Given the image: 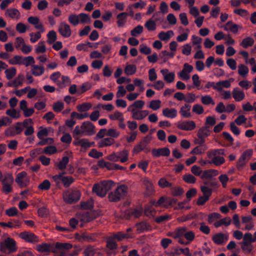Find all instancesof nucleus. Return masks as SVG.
I'll use <instances>...</instances> for the list:
<instances>
[{
	"label": "nucleus",
	"instance_id": "obj_53",
	"mask_svg": "<svg viewBox=\"0 0 256 256\" xmlns=\"http://www.w3.org/2000/svg\"><path fill=\"white\" fill-rule=\"evenodd\" d=\"M162 102L159 100H152L150 102L148 108L154 110H157L161 106Z\"/></svg>",
	"mask_w": 256,
	"mask_h": 256
},
{
	"label": "nucleus",
	"instance_id": "obj_39",
	"mask_svg": "<svg viewBox=\"0 0 256 256\" xmlns=\"http://www.w3.org/2000/svg\"><path fill=\"white\" fill-rule=\"evenodd\" d=\"M174 32L172 30H168L166 32H161L158 35V38L163 41L168 40L171 37L174 36Z\"/></svg>",
	"mask_w": 256,
	"mask_h": 256
},
{
	"label": "nucleus",
	"instance_id": "obj_33",
	"mask_svg": "<svg viewBox=\"0 0 256 256\" xmlns=\"http://www.w3.org/2000/svg\"><path fill=\"white\" fill-rule=\"evenodd\" d=\"M44 68L43 66L33 64L31 68L32 74L36 76H40L42 75L44 72Z\"/></svg>",
	"mask_w": 256,
	"mask_h": 256
},
{
	"label": "nucleus",
	"instance_id": "obj_21",
	"mask_svg": "<svg viewBox=\"0 0 256 256\" xmlns=\"http://www.w3.org/2000/svg\"><path fill=\"white\" fill-rule=\"evenodd\" d=\"M106 246L108 248L106 252L110 256H114L118 254L117 245L113 240H108L107 241Z\"/></svg>",
	"mask_w": 256,
	"mask_h": 256
},
{
	"label": "nucleus",
	"instance_id": "obj_37",
	"mask_svg": "<svg viewBox=\"0 0 256 256\" xmlns=\"http://www.w3.org/2000/svg\"><path fill=\"white\" fill-rule=\"evenodd\" d=\"M50 132H54V130L51 128H42L38 132L37 136L39 139H42L49 135Z\"/></svg>",
	"mask_w": 256,
	"mask_h": 256
},
{
	"label": "nucleus",
	"instance_id": "obj_61",
	"mask_svg": "<svg viewBox=\"0 0 256 256\" xmlns=\"http://www.w3.org/2000/svg\"><path fill=\"white\" fill-rule=\"evenodd\" d=\"M69 162V158L68 156H64L58 164V167L60 170H64Z\"/></svg>",
	"mask_w": 256,
	"mask_h": 256
},
{
	"label": "nucleus",
	"instance_id": "obj_11",
	"mask_svg": "<svg viewBox=\"0 0 256 256\" xmlns=\"http://www.w3.org/2000/svg\"><path fill=\"white\" fill-rule=\"evenodd\" d=\"M74 140L73 144L75 146H79L84 148H88L95 144L94 142H90L86 138H80V136H73Z\"/></svg>",
	"mask_w": 256,
	"mask_h": 256
},
{
	"label": "nucleus",
	"instance_id": "obj_10",
	"mask_svg": "<svg viewBox=\"0 0 256 256\" xmlns=\"http://www.w3.org/2000/svg\"><path fill=\"white\" fill-rule=\"evenodd\" d=\"M15 182L20 188H24L28 185L30 178L26 172H22L16 174Z\"/></svg>",
	"mask_w": 256,
	"mask_h": 256
},
{
	"label": "nucleus",
	"instance_id": "obj_42",
	"mask_svg": "<svg viewBox=\"0 0 256 256\" xmlns=\"http://www.w3.org/2000/svg\"><path fill=\"white\" fill-rule=\"evenodd\" d=\"M109 118L112 120L124 121V116L122 112L116 111L109 115Z\"/></svg>",
	"mask_w": 256,
	"mask_h": 256
},
{
	"label": "nucleus",
	"instance_id": "obj_1",
	"mask_svg": "<svg viewBox=\"0 0 256 256\" xmlns=\"http://www.w3.org/2000/svg\"><path fill=\"white\" fill-rule=\"evenodd\" d=\"M95 133L94 124L89 121L84 122L80 126H76L72 132L73 136H92Z\"/></svg>",
	"mask_w": 256,
	"mask_h": 256
},
{
	"label": "nucleus",
	"instance_id": "obj_64",
	"mask_svg": "<svg viewBox=\"0 0 256 256\" xmlns=\"http://www.w3.org/2000/svg\"><path fill=\"white\" fill-rule=\"evenodd\" d=\"M84 254V256H95L97 254V252L94 248L88 247L85 249Z\"/></svg>",
	"mask_w": 256,
	"mask_h": 256
},
{
	"label": "nucleus",
	"instance_id": "obj_26",
	"mask_svg": "<svg viewBox=\"0 0 256 256\" xmlns=\"http://www.w3.org/2000/svg\"><path fill=\"white\" fill-rule=\"evenodd\" d=\"M242 222L245 225L244 230H250L254 227V223L251 216H244L242 218Z\"/></svg>",
	"mask_w": 256,
	"mask_h": 256
},
{
	"label": "nucleus",
	"instance_id": "obj_63",
	"mask_svg": "<svg viewBox=\"0 0 256 256\" xmlns=\"http://www.w3.org/2000/svg\"><path fill=\"white\" fill-rule=\"evenodd\" d=\"M143 30V26L141 25H138L131 30L130 34L132 36H138L142 32Z\"/></svg>",
	"mask_w": 256,
	"mask_h": 256
},
{
	"label": "nucleus",
	"instance_id": "obj_5",
	"mask_svg": "<svg viewBox=\"0 0 256 256\" xmlns=\"http://www.w3.org/2000/svg\"><path fill=\"white\" fill-rule=\"evenodd\" d=\"M17 248L16 242L10 237L6 238L0 242V251L2 252H14Z\"/></svg>",
	"mask_w": 256,
	"mask_h": 256
},
{
	"label": "nucleus",
	"instance_id": "obj_14",
	"mask_svg": "<svg viewBox=\"0 0 256 256\" xmlns=\"http://www.w3.org/2000/svg\"><path fill=\"white\" fill-rule=\"evenodd\" d=\"M58 30L60 34L64 38H68L72 34L70 26L64 22L60 24Z\"/></svg>",
	"mask_w": 256,
	"mask_h": 256
},
{
	"label": "nucleus",
	"instance_id": "obj_57",
	"mask_svg": "<svg viewBox=\"0 0 256 256\" xmlns=\"http://www.w3.org/2000/svg\"><path fill=\"white\" fill-rule=\"evenodd\" d=\"M254 44V40L250 37H247L244 38L240 43V46L244 48H247L252 46Z\"/></svg>",
	"mask_w": 256,
	"mask_h": 256
},
{
	"label": "nucleus",
	"instance_id": "obj_50",
	"mask_svg": "<svg viewBox=\"0 0 256 256\" xmlns=\"http://www.w3.org/2000/svg\"><path fill=\"white\" fill-rule=\"evenodd\" d=\"M138 232L141 233L149 230V225L144 222L138 224L136 226Z\"/></svg>",
	"mask_w": 256,
	"mask_h": 256
},
{
	"label": "nucleus",
	"instance_id": "obj_22",
	"mask_svg": "<svg viewBox=\"0 0 256 256\" xmlns=\"http://www.w3.org/2000/svg\"><path fill=\"white\" fill-rule=\"evenodd\" d=\"M152 152L154 157L160 156H170V151L168 148L164 147L158 149H154L152 150Z\"/></svg>",
	"mask_w": 256,
	"mask_h": 256
},
{
	"label": "nucleus",
	"instance_id": "obj_15",
	"mask_svg": "<svg viewBox=\"0 0 256 256\" xmlns=\"http://www.w3.org/2000/svg\"><path fill=\"white\" fill-rule=\"evenodd\" d=\"M176 126L179 129L184 130H192L196 127L195 122L192 120L178 122Z\"/></svg>",
	"mask_w": 256,
	"mask_h": 256
},
{
	"label": "nucleus",
	"instance_id": "obj_17",
	"mask_svg": "<svg viewBox=\"0 0 256 256\" xmlns=\"http://www.w3.org/2000/svg\"><path fill=\"white\" fill-rule=\"evenodd\" d=\"M36 248L38 252L44 255H48L50 252H56L53 249L52 246L46 243L38 244L36 246Z\"/></svg>",
	"mask_w": 256,
	"mask_h": 256
},
{
	"label": "nucleus",
	"instance_id": "obj_62",
	"mask_svg": "<svg viewBox=\"0 0 256 256\" xmlns=\"http://www.w3.org/2000/svg\"><path fill=\"white\" fill-rule=\"evenodd\" d=\"M145 27L148 31H154L156 29V23L152 20L146 21L144 24Z\"/></svg>",
	"mask_w": 256,
	"mask_h": 256
},
{
	"label": "nucleus",
	"instance_id": "obj_48",
	"mask_svg": "<svg viewBox=\"0 0 256 256\" xmlns=\"http://www.w3.org/2000/svg\"><path fill=\"white\" fill-rule=\"evenodd\" d=\"M6 114L14 119H18L20 116V112L14 108L7 110Z\"/></svg>",
	"mask_w": 256,
	"mask_h": 256
},
{
	"label": "nucleus",
	"instance_id": "obj_20",
	"mask_svg": "<svg viewBox=\"0 0 256 256\" xmlns=\"http://www.w3.org/2000/svg\"><path fill=\"white\" fill-rule=\"evenodd\" d=\"M76 218L81 222V226H83L84 224L89 222L94 218L91 215V213L89 212H80L76 214Z\"/></svg>",
	"mask_w": 256,
	"mask_h": 256
},
{
	"label": "nucleus",
	"instance_id": "obj_36",
	"mask_svg": "<svg viewBox=\"0 0 256 256\" xmlns=\"http://www.w3.org/2000/svg\"><path fill=\"white\" fill-rule=\"evenodd\" d=\"M144 105V101L142 100H137L134 101L132 104L130 105L128 108V112H133L136 110V109H142Z\"/></svg>",
	"mask_w": 256,
	"mask_h": 256
},
{
	"label": "nucleus",
	"instance_id": "obj_40",
	"mask_svg": "<svg viewBox=\"0 0 256 256\" xmlns=\"http://www.w3.org/2000/svg\"><path fill=\"white\" fill-rule=\"evenodd\" d=\"M202 103L206 106L215 104V102L214 100L210 95H204L202 96L200 98Z\"/></svg>",
	"mask_w": 256,
	"mask_h": 256
},
{
	"label": "nucleus",
	"instance_id": "obj_51",
	"mask_svg": "<svg viewBox=\"0 0 256 256\" xmlns=\"http://www.w3.org/2000/svg\"><path fill=\"white\" fill-rule=\"evenodd\" d=\"M8 62L10 64L16 65V64H22L23 57L16 55L10 58L8 60Z\"/></svg>",
	"mask_w": 256,
	"mask_h": 256
},
{
	"label": "nucleus",
	"instance_id": "obj_35",
	"mask_svg": "<svg viewBox=\"0 0 256 256\" xmlns=\"http://www.w3.org/2000/svg\"><path fill=\"white\" fill-rule=\"evenodd\" d=\"M24 80V76L22 74H18L17 77L12 82L8 83L9 86L18 87L22 84Z\"/></svg>",
	"mask_w": 256,
	"mask_h": 256
},
{
	"label": "nucleus",
	"instance_id": "obj_16",
	"mask_svg": "<svg viewBox=\"0 0 256 256\" xmlns=\"http://www.w3.org/2000/svg\"><path fill=\"white\" fill-rule=\"evenodd\" d=\"M28 22L30 24L34 26V28L38 30H41V32L46 31L42 23L37 16H30L28 18Z\"/></svg>",
	"mask_w": 256,
	"mask_h": 256
},
{
	"label": "nucleus",
	"instance_id": "obj_2",
	"mask_svg": "<svg viewBox=\"0 0 256 256\" xmlns=\"http://www.w3.org/2000/svg\"><path fill=\"white\" fill-rule=\"evenodd\" d=\"M224 154L223 149H214L208 151L207 156L210 160L211 164L216 166H220L225 162V159L222 156Z\"/></svg>",
	"mask_w": 256,
	"mask_h": 256
},
{
	"label": "nucleus",
	"instance_id": "obj_24",
	"mask_svg": "<svg viewBox=\"0 0 256 256\" xmlns=\"http://www.w3.org/2000/svg\"><path fill=\"white\" fill-rule=\"evenodd\" d=\"M232 96L236 102H240L245 98L244 92L239 88H234L232 91Z\"/></svg>",
	"mask_w": 256,
	"mask_h": 256
},
{
	"label": "nucleus",
	"instance_id": "obj_8",
	"mask_svg": "<svg viewBox=\"0 0 256 256\" xmlns=\"http://www.w3.org/2000/svg\"><path fill=\"white\" fill-rule=\"evenodd\" d=\"M176 200L170 198L161 197L158 201L152 200L151 205L156 207H164L168 208L170 206H172L176 204Z\"/></svg>",
	"mask_w": 256,
	"mask_h": 256
},
{
	"label": "nucleus",
	"instance_id": "obj_23",
	"mask_svg": "<svg viewBox=\"0 0 256 256\" xmlns=\"http://www.w3.org/2000/svg\"><path fill=\"white\" fill-rule=\"evenodd\" d=\"M228 236L226 234L218 233L214 235L212 238L214 242L218 245L223 244L228 240Z\"/></svg>",
	"mask_w": 256,
	"mask_h": 256
},
{
	"label": "nucleus",
	"instance_id": "obj_34",
	"mask_svg": "<svg viewBox=\"0 0 256 256\" xmlns=\"http://www.w3.org/2000/svg\"><path fill=\"white\" fill-rule=\"evenodd\" d=\"M162 114L164 116L168 118H175L178 114V112L177 110L174 108H164L162 110Z\"/></svg>",
	"mask_w": 256,
	"mask_h": 256
},
{
	"label": "nucleus",
	"instance_id": "obj_29",
	"mask_svg": "<svg viewBox=\"0 0 256 256\" xmlns=\"http://www.w3.org/2000/svg\"><path fill=\"white\" fill-rule=\"evenodd\" d=\"M191 106L186 104L182 106L180 110V114L183 118H188L192 116Z\"/></svg>",
	"mask_w": 256,
	"mask_h": 256
},
{
	"label": "nucleus",
	"instance_id": "obj_46",
	"mask_svg": "<svg viewBox=\"0 0 256 256\" xmlns=\"http://www.w3.org/2000/svg\"><path fill=\"white\" fill-rule=\"evenodd\" d=\"M4 74L8 80H11L16 75V69L14 67L10 68L5 70Z\"/></svg>",
	"mask_w": 256,
	"mask_h": 256
},
{
	"label": "nucleus",
	"instance_id": "obj_45",
	"mask_svg": "<svg viewBox=\"0 0 256 256\" xmlns=\"http://www.w3.org/2000/svg\"><path fill=\"white\" fill-rule=\"evenodd\" d=\"M232 220L230 219V218L229 217H226L214 222V226L216 228H218L222 225L228 226L230 224Z\"/></svg>",
	"mask_w": 256,
	"mask_h": 256
},
{
	"label": "nucleus",
	"instance_id": "obj_28",
	"mask_svg": "<svg viewBox=\"0 0 256 256\" xmlns=\"http://www.w3.org/2000/svg\"><path fill=\"white\" fill-rule=\"evenodd\" d=\"M127 193V186L124 185L120 186L114 192L116 198L112 200H116L124 196Z\"/></svg>",
	"mask_w": 256,
	"mask_h": 256
},
{
	"label": "nucleus",
	"instance_id": "obj_56",
	"mask_svg": "<svg viewBox=\"0 0 256 256\" xmlns=\"http://www.w3.org/2000/svg\"><path fill=\"white\" fill-rule=\"evenodd\" d=\"M130 237H132V236L128 233H124L122 232H118L112 236V238L118 240H121L124 238Z\"/></svg>",
	"mask_w": 256,
	"mask_h": 256
},
{
	"label": "nucleus",
	"instance_id": "obj_13",
	"mask_svg": "<svg viewBox=\"0 0 256 256\" xmlns=\"http://www.w3.org/2000/svg\"><path fill=\"white\" fill-rule=\"evenodd\" d=\"M19 236L26 242L35 244L39 242L38 237L31 232H22L20 234Z\"/></svg>",
	"mask_w": 256,
	"mask_h": 256
},
{
	"label": "nucleus",
	"instance_id": "obj_59",
	"mask_svg": "<svg viewBox=\"0 0 256 256\" xmlns=\"http://www.w3.org/2000/svg\"><path fill=\"white\" fill-rule=\"evenodd\" d=\"M71 118L72 119L76 118L78 120H82L88 117L89 115L88 113H78L76 112H74L71 113Z\"/></svg>",
	"mask_w": 256,
	"mask_h": 256
},
{
	"label": "nucleus",
	"instance_id": "obj_12",
	"mask_svg": "<svg viewBox=\"0 0 256 256\" xmlns=\"http://www.w3.org/2000/svg\"><path fill=\"white\" fill-rule=\"evenodd\" d=\"M251 242L244 235L243 240L240 243L242 251L246 254H250L253 249L254 246Z\"/></svg>",
	"mask_w": 256,
	"mask_h": 256
},
{
	"label": "nucleus",
	"instance_id": "obj_31",
	"mask_svg": "<svg viewBox=\"0 0 256 256\" xmlns=\"http://www.w3.org/2000/svg\"><path fill=\"white\" fill-rule=\"evenodd\" d=\"M219 172L218 170L214 169H208L203 170L202 174L201 175V178L202 179H208L214 176H218Z\"/></svg>",
	"mask_w": 256,
	"mask_h": 256
},
{
	"label": "nucleus",
	"instance_id": "obj_32",
	"mask_svg": "<svg viewBox=\"0 0 256 256\" xmlns=\"http://www.w3.org/2000/svg\"><path fill=\"white\" fill-rule=\"evenodd\" d=\"M210 132L208 126H204L198 130L197 136L200 139V143L204 142V138L210 135Z\"/></svg>",
	"mask_w": 256,
	"mask_h": 256
},
{
	"label": "nucleus",
	"instance_id": "obj_41",
	"mask_svg": "<svg viewBox=\"0 0 256 256\" xmlns=\"http://www.w3.org/2000/svg\"><path fill=\"white\" fill-rule=\"evenodd\" d=\"M55 248L61 252L66 250H69L72 248V245L70 243L56 242Z\"/></svg>",
	"mask_w": 256,
	"mask_h": 256
},
{
	"label": "nucleus",
	"instance_id": "obj_9",
	"mask_svg": "<svg viewBox=\"0 0 256 256\" xmlns=\"http://www.w3.org/2000/svg\"><path fill=\"white\" fill-rule=\"evenodd\" d=\"M193 70L194 68L192 66L188 63H185L182 70L178 74V75L182 80L187 81L190 80V74Z\"/></svg>",
	"mask_w": 256,
	"mask_h": 256
},
{
	"label": "nucleus",
	"instance_id": "obj_30",
	"mask_svg": "<svg viewBox=\"0 0 256 256\" xmlns=\"http://www.w3.org/2000/svg\"><path fill=\"white\" fill-rule=\"evenodd\" d=\"M132 114V118L136 120H141L148 116L149 112L147 110H134L130 112Z\"/></svg>",
	"mask_w": 256,
	"mask_h": 256
},
{
	"label": "nucleus",
	"instance_id": "obj_38",
	"mask_svg": "<svg viewBox=\"0 0 256 256\" xmlns=\"http://www.w3.org/2000/svg\"><path fill=\"white\" fill-rule=\"evenodd\" d=\"M114 142V140L112 138H106L102 139L98 144L100 148L112 145Z\"/></svg>",
	"mask_w": 256,
	"mask_h": 256
},
{
	"label": "nucleus",
	"instance_id": "obj_49",
	"mask_svg": "<svg viewBox=\"0 0 256 256\" xmlns=\"http://www.w3.org/2000/svg\"><path fill=\"white\" fill-rule=\"evenodd\" d=\"M124 73L128 76L134 74L136 71V66L134 64H127L124 68Z\"/></svg>",
	"mask_w": 256,
	"mask_h": 256
},
{
	"label": "nucleus",
	"instance_id": "obj_27",
	"mask_svg": "<svg viewBox=\"0 0 256 256\" xmlns=\"http://www.w3.org/2000/svg\"><path fill=\"white\" fill-rule=\"evenodd\" d=\"M220 28H223L226 31L230 30L232 33L236 34L241 26L234 24L232 22H228L225 26H220Z\"/></svg>",
	"mask_w": 256,
	"mask_h": 256
},
{
	"label": "nucleus",
	"instance_id": "obj_43",
	"mask_svg": "<svg viewBox=\"0 0 256 256\" xmlns=\"http://www.w3.org/2000/svg\"><path fill=\"white\" fill-rule=\"evenodd\" d=\"M238 74L242 78H246L248 74L249 69L247 66L240 64L238 66Z\"/></svg>",
	"mask_w": 256,
	"mask_h": 256
},
{
	"label": "nucleus",
	"instance_id": "obj_25",
	"mask_svg": "<svg viewBox=\"0 0 256 256\" xmlns=\"http://www.w3.org/2000/svg\"><path fill=\"white\" fill-rule=\"evenodd\" d=\"M128 14L126 12L120 13L116 16L117 26L118 28L124 27L127 22V18Z\"/></svg>",
	"mask_w": 256,
	"mask_h": 256
},
{
	"label": "nucleus",
	"instance_id": "obj_3",
	"mask_svg": "<svg viewBox=\"0 0 256 256\" xmlns=\"http://www.w3.org/2000/svg\"><path fill=\"white\" fill-rule=\"evenodd\" d=\"M114 186V184L112 180L103 181L94 184L92 188V192L98 196L104 197Z\"/></svg>",
	"mask_w": 256,
	"mask_h": 256
},
{
	"label": "nucleus",
	"instance_id": "obj_60",
	"mask_svg": "<svg viewBox=\"0 0 256 256\" xmlns=\"http://www.w3.org/2000/svg\"><path fill=\"white\" fill-rule=\"evenodd\" d=\"M47 38L49 44L54 43L57 38L56 32L53 30L50 31L47 34Z\"/></svg>",
	"mask_w": 256,
	"mask_h": 256
},
{
	"label": "nucleus",
	"instance_id": "obj_55",
	"mask_svg": "<svg viewBox=\"0 0 256 256\" xmlns=\"http://www.w3.org/2000/svg\"><path fill=\"white\" fill-rule=\"evenodd\" d=\"M62 81L57 83V84L61 88H64L71 83V80L70 78L68 76H62L61 78Z\"/></svg>",
	"mask_w": 256,
	"mask_h": 256
},
{
	"label": "nucleus",
	"instance_id": "obj_4",
	"mask_svg": "<svg viewBox=\"0 0 256 256\" xmlns=\"http://www.w3.org/2000/svg\"><path fill=\"white\" fill-rule=\"evenodd\" d=\"M68 20L72 26H76L80 24H90L91 18L89 14L86 13H80L79 14L72 13L68 16Z\"/></svg>",
	"mask_w": 256,
	"mask_h": 256
},
{
	"label": "nucleus",
	"instance_id": "obj_52",
	"mask_svg": "<svg viewBox=\"0 0 256 256\" xmlns=\"http://www.w3.org/2000/svg\"><path fill=\"white\" fill-rule=\"evenodd\" d=\"M92 86L90 82H85L83 83L80 87L78 91V94H82L86 91L90 90Z\"/></svg>",
	"mask_w": 256,
	"mask_h": 256
},
{
	"label": "nucleus",
	"instance_id": "obj_6",
	"mask_svg": "<svg viewBox=\"0 0 256 256\" xmlns=\"http://www.w3.org/2000/svg\"><path fill=\"white\" fill-rule=\"evenodd\" d=\"M80 197V193L77 190H70L64 192L63 198L65 202L72 204L78 200Z\"/></svg>",
	"mask_w": 256,
	"mask_h": 256
},
{
	"label": "nucleus",
	"instance_id": "obj_58",
	"mask_svg": "<svg viewBox=\"0 0 256 256\" xmlns=\"http://www.w3.org/2000/svg\"><path fill=\"white\" fill-rule=\"evenodd\" d=\"M57 152V149L56 146H50L44 148L42 153L46 154L52 155Z\"/></svg>",
	"mask_w": 256,
	"mask_h": 256
},
{
	"label": "nucleus",
	"instance_id": "obj_18",
	"mask_svg": "<svg viewBox=\"0 0 256 256\" xmlns=\"http://www.w3.org/2000/svg\"><path fill=\"white\" fill-rule=\"evenodd\" d=\"M164 80L168 83H172L174 82L176 75L174 72H170L167 68H164L160 70Z\"/></svg>",
	"mask_w": 256,
	"mask_h": 256
},
{
	"label": "nucleus",
	"instance_id": "obj_54",
	"mask_svg": "<svg viewBox=\"0 0 256 256\" xmlns=\"http://www.w3.org/2000/svg\"><path fill=\"white\" fill-rule=\"evenodd\" d=\"M38 30L39 31L36 32V33L31 32L30 34V41L31 42L35 43L41 38V34L44 32H41V30Z\"/></svg>",
	"mask_w": 256,
	"mask_h": 256
},
{
	"label": "nucleus",
	"instance_id": "obj_19",
	"mask_svg": "<svg viewBox=\"0 0 256 256\" xmlns=\"http://www.w3.org/2000/svg\"><path fill=\"white\" fill-rule=\"evenodd\" d=\"M5 16L13 20H18L20 18V13L18 9L10 8L6 10Z\"/></svg>",
	"mask_w": 256,
	"mask_h": 256
},
{
	"label": "nucleus",
	"instance_id": "obj_44",
	"mask_svg": "<svg viewBox=\"0 0 256 256\" xmlns=\"http://www.w3.org/2000/svg\"><path fill=\"white\" fill-rule=\"evenodd\" d=\"M92 107L90 102H84L76 106V109L80 112H86L90 110Z\"/></svg>",
	"mask_w": 256,
	"mask_h": 256
},
{
	"label": "nucleus",
	"instance_id": "obj_7",
	"mask_svg": "<svg viewBox=\"0 0 256 256\" xmlns=\"http://www.w3.org/2000/svg\"><path fill=\"white\" fill-rule=\"evenodd\" d=\"M106 158L114 162L120 160L121 162H125L128 160V152L126 150H123L118 152L112 153L108 155Z\"/></svg>",
	"mask_w": 256,
	"mask_h": 256
},
{
	"label": "nucleus",
	"instance_id": "obj_47",
	"mask_svg": "<svg viewBox=\"0 0 256 256\" xmlns=\"http://www.w3.org/2000/svg\"><path fill=\"white\" fill-rule=\"evenodd\" d=\"M35 52L36 54H44L46 52V47L44 41L40 42L35 47Z\"/></svg>",
	"mask_w": 256,
	"mask_h": 256
}]
</instances>
